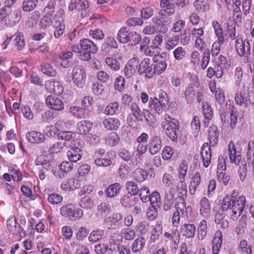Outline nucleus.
Instances as JSON below:
<instances>
[{"label": "nucleus", "mask_w": 254, "mask_h": 254, "mask_svg": "<svg viewBox=\"0 0 254 254\" xmlns=\"http://www.w3.org/2000/svg\"><path fill=\"white\" fill-rule=\"evenodd\" d=\"M120 201L122 205L125 207H131L135 203V197L129 193H127L123 195Z\"/></svg>", "instance_id": "48"}, {"label": "nucleus", "mask_w": 254, "mask_h": 254, "mask_svg": "<svg viewBox=\"0 0 254 254\" xmlns=\"http://www.w3.org/2000/svg\"><path fill=\"white\" fill-rule=\"evenodd\" d=\"M138 73L139 75L144 74L145 76L148 78L153 76L154 72L150 59L145 58L141 62L138 67Z\"/></svg>", "instance_id": "10"}, {"label": "nucleus", "mask_w": 254, "mask_h": 254, "mask_svg": "<svg viewBox=\"0 0 254 254\" xmlns=\"http://www.w3.org/2000/svg\"><path fill=\"white\" fill-rule=\"evenodd\" d=\"M194 5L197 10L200 11H204L209 9L208 0H196Z\"/></svg>", "instance_id": "60"}, {"label": "nucleus", "mask_w": 254, "mask_h": 254, "mask_svg": "<svg viewBox=\"0 0 254 254\" xmlns=\"http://www.w3.org/2000/svg\"><path fill=\"white\" fill-rule=\"evenodd\" d=\"M120 141V136L114 131L108 133L105 137L106 144L110 146H116L119 144Z\"/></svg>", "instance_id": "37"}, {"label": "nucleus", "mask_w": 254, "mask_h": 254, "mask_svg": "<svg viewBox=\"0 0 254 254\" xmlns=\"http://www.w3.org/2000/svg\"><path fill=\"white\" fill-rule=\"evenodd\" d=\"M188 168L187 161L185 160L182 161L180 164L178 170V177L180 180H185L188 172Z\"/></svg>", "instance_id": "57"}, {"label": "nucleus", "mask_w": 254, "mask_h": 254, "mask_svg": "<svg viewBox=\"0 0 254 254\" xmlns=\"http://www.w3.org/2000/svg\"><path fill=\"white\" fill-rule=\"evenodd\" d=\"M122 215L121 213H117L105 219V222L107 228L109 229H114L120 227Z\"/></svg>", "instance_id": "20"}, {"label": "nucleus", "mask_w": 254, "mask_h": 254, "mask_svg": "<svg viewBox=\"0 0 254 254\" xmlns=\"http://www.w3.org/2000/svg\"><path fill=\"white\" fill-rule=\"evenodd\" d=\"M181 233L187 239H191L194 237L196 228L194 225L189 223H185L181 226Z\"/></svg>", "instance_id": "24"}, {"label": "nucleus", "mask_w": 254, "mask_h": 254, "mask_svg": "<svg viewBox=\"0 0 254 254\" xmlns=\"http://www.w3.org/2000/svg\"><path fill=\"white\" fill-rule=\"evenodd\" d=\"M104 235V231L98 229L93 231L89 235L88 240L90 242L95 243L99 240Z\"/></svg>", "instance_id": "56"}, {"label": "nucleus", "mask_w": 254, "mask_h": 254, "mask_svg": "<svg viewBox=\"0 0 254 254\" xmlns=\"http://www.w3.org/2000/svg\"><path fill=\"white\" fill-rule=\"evenodd\" d=\"M82 151L78 147H72L67 152V156L71 162H76L82 156Z\"/></svg>", "instance_id": "32"}, {"label": "nucleus", "mask_w": 254, "mask_h": 254, "mask_svg": "<svg viewBox=\"0 0 254 254\" xmlns=\"http://www.w3.org/2000/svg\"><path fill=\"white\" fill-rule=\"evenodd\" d=\"M219 132L217 127L214 125H211L209 128L208 138L211 146H214L218 141Z\"/></svg>", "instance_id": "30"}, {"label": "nucleus", "mask_w": 254, "mask_h": 254, "mask_svg": "<svg viewBox=\"0 0 254 254\" xmlns=\"http://www.w3.org/2000/svg\"><path fill=\"white\" fill-rule=\"evenodd\" d=\"M179 123L169 115H164V120L162 122V127L167 135L173 141L176 142L179 135Z\"/></svg>", "instance_id": "1"}, {"label": "nucleus", "mask_w": 254, "mask_h": 254, "mask_svg": "<svg viewBox=\"0 0 254 254\" xmlns=\"http://www.w3.org/2000/svg\"><path fill=\"white\" fill-rule=\"evenodd\" d=\"M149 201L151 206L159 207L161 204L160 193L156 191H153L150 195Z\"/></svg>", "instance_id": "54"}, {"label": "nucleus", "mask_w": 254, "mask_h": 254, "mask_svg": "<svg viewBox=\"0 0 254 254\" xmlns=\"http://www.w3.org/2000/svg\"><path fill=\"white\" fill-rule=\"evenodd\" d=\"M81 52L80 54V59L83 61H89L92 59V55L98 51L97 45L91 40L83 38L79 41Z\"/></svg>", "instance_id": "2"}, {"label": "nucleus", "mask_w": 254, "mask_h": 254, "mask_svg": "<svg viewBox=\"0 0 254 254\" xmlns=\"http://www.w3.org/2000/svg\"><path fill=\"white\" fill-rule=\"evenodd\" d=\"M93 127L92 123L87 120L78 122L76 126L77 132L81 134H86Z\"/></svg>", "instance_id": "28"}, {"label": "nucleus", "mask_w": 254, "mask_h": 254, "mask_svg": "<svg viewBox=\"0 0 254 254\" xmlns=\"http://www.w3.org/2000/svg\"><path fill=\"white\" fill-rule=\"evenodd\" d=\"M173 56L177 61H181L187 56V52L182 47L179 46L176 48L173 51Z\"/></svg>", "instance_id": "55"}, {"label": "nucleus", "mask_w": 254, "mask_h": 254, "mask_svg": "<svg viewBox=\"0 0 254 254\" xmlns=\"http://www.w3.org/2000/svg\"><path fill=\"white\" fill-rule=\"evenodd\" d=\"M121 186L119 183H114L110 185L105 190L106 195L109 197L118 195L121 191Z\"/></svg>", "instance_id": "38"}, {"label": "nucleus", "mask_w": 254, "mask_h": 254, "mask_svg": "<svg viewBox=\"0 0 254 254\" xmlns=\"http://www.w3.org/2000/svg\"><path fill=\"white\" fill-rule=\"evenodd\" d=\"M239 178L241 182H244L247 176V165L245 161H242L238 170Z\"/></svg>", "instance_id": "61"}, {"label": "nucleus", "mask_w": 254, "mask_h": 254, "mask_svg": "<svg viewBox=\"0 0 254 254\" xmlns=\"http://www.w3.org/2000/svg\"><path fill=\"white\" fill-rule=\"evenodd\" d=\"M21 19V11L16 9L6 14L5 24L8 27H13L18 23Z\"/></svg>", "instance_id": "16"}, {"label": "nucleus", "mask_w": 254, "mask_h": 254, "mask_svg": "<svg viewBox=\"0 0 254 254\" xmlns=\"http://www.w3.org/2000/svg\"><path fill=\"white\" fill-rule=\"evenodd\" d=\"M229 157L232 163L236 165H239L241 163L242 148L239 143L236 144L233 141H231L228 147Z\"/></svg>", "instance_id": "6"}, {"label": "nucleus", "mask_w": 254, "mask_h": 254, "mask_svg": "<svg viewBox=\"0 0 254 254\" xmlns=\"http://www.w3.org/2000/svg\"><path fill=\"white\" fill-rule=\"evenodd\" d=\"M72 78L74 84L77 87L82 88L85 83L86 75L85 70L80 65H75L72 72Z\"/></svg>", "instance_id": "7"}, {"label": "nucleus", "mask_w": 254, "mask_h": 254, "mask_svg": "<svg viewBox=\"0 0 254 254\" xmlns=\"http://www.w3.org/2000/svg\"><path fill=\"white\" fill-rule=\"evenodd\" d=\"M94 104V99L92 97L87 96L84 97L81 100V105L82 108L85 109V112L89 114L90 112L89 108Z\"/></svg>", "instance_id": "51"}, {"label": "nucleus", "mask_w": 254, "mask_h": 254, "mask_svg": "<svg viewBox=\"0 0 254 254\" xmlns=\"http://www.w3.org/2000/svg\"><path fill=\"white\" fill-rule=\"evenodd\" d=\"M7 228L10 233L17 234L20 232V225H17L16 219L13 217L9 218L7 221Z\"/></svg>", "instance_id": "42"}, {"label": "nucleus", "mask_w": 254, "mask_h": 254, "mask_svg": "<svg viewBox=\"0 0 254 254\" xmlns=\"http://www.w3.org/2000/svg\"><path fill=\"white\" fill-rule=\"evenodd\" d=\"M200 181L201 177L199 173H195L192 176L189 185V192L191 195L195 194L197 188L200 183Z\"/></svg>", "instance_id": "35"}, {"label": "nucleus", "mask_w": 254, "mask_h": 254, "mask_svg": "<svg viewBox=\"0 0 254 254\" xmlns=\"http://www.w3.org/2000/svg\"><path fill=\"white\" fill-rule=\"evenodd\" d=\"M38 0H24L22 8L24 11L29 12L33 10L37 6Z\"/></svg>", "instance_id": "49"}, {"label": "nucleus", "mask_w": 254, "mask_h": 254, "mask_svg": "<svg viewBox=\"0 0 254 254\" xmlns=\"http://www.w3.org/2000/svg\"><path fill=\"white\" fill-rule=\"evenodd\" d=\"M79 206L83 209H91L94 206V201L88 197H84L80 200Z\"/></svg>", "instance_id": "50"}, {"label": "nucleus", "mask_w": 254, "mask_h": 254, "mask_svg": "<svg viewBox=\"0 0 254 254\" xmlns=\"http://www.w3.org/2000/svg\"><path fill=\"white\" fill-rule=\"evenodd\" d=\"M176 190L175 187L165 188L164 190L165 200L166 201L174 202Z\"/></svg>", "instance_id": "58"}, {"label": "nucleus", "mask_w": 254, "mask_h": 254, "mask_svg": "<svg viewBox=\"0 0 254 254\" xmlns=\"http://www.w3.org/2000/svg\"><path fill=\"white\" fill-rule=\"evenodd\" d=\"M137 59L133 58L129 60L124 68V74L126 78L131 77L135 73L138 65Z\"/></svg>", "instance_id": "18"}, {"label": "nucleus", "mask_w": 254, "mask_h": 254, "mask_svg": "<svg viewBox=\"0 0 254 254\" xmlns=\"http://www.w3.org/2000/svg\"><path fill=\"white\" fill-rule=\"evenodd\" d=\"M158 14L159 16H155L152 18V22L160 27V31L162 33H165L168 31V28L165 26V23L167 22V20L165 19V17L168 16L162 15L160 13V11H159Z\"/></svg>", "instance_id": "31"}, {"label": "nucleus", "mask_w": 254, "mask_h": 254, "mask_svg": "<svg viewBox=\"0 0 254 254\" xmlns=\"http://www.w3.org/2000/svg\"><path fill=\"white\" fill-rule=\"evenodd\" d=\"M45 102L49 108L56 111H62L64 109V104L63 101L53 95L48 96Z\"/></svg>", "instance_id": "12"}, {"label": "nucleus", "mask_w": 254, "mask_h": 254, "mask_svg": "<svg viewBox=\"0 0 254 254\" xmlns=\"http://www.w3.org/2000/svg\"><path fill=\"white\" fill-rule=\"evenodd\" d=\"M68 112L72 117L77 119H85L88 116L85 109L77 106L69 107Z\"/></svg>", "instance_id": "26"}, {"label": "nucleus", "mask_w": 254, "mask_h": 254, "mask_svg": "<svg viewBox=\"0 0 254 254\" xmlns=\"http://www.w3.org/2000/svg\"><path fill=\"white\" fill-rule=\"evenodd\" d=\"M148 176L147 173L142 169L137 168L133 173L134 179L138 182H142L145 181Z\"/></svg>", "instance_id": "47"}, {"label": "nucleus", "mask_w": 254, "mask_h": 254, "mask_svg": "<svg viewBox=\"0 0 254 254\" xmlns=\"http://www.w3.org/2000/svg\"><path fill=\"white\" fill-rule=\"evenodd\" d=\"M121 236L122 239L126 240H132L135 236V232L132 229L129 227H126L121 230Z\"/></svg>", "instance_id": "45"}, {"label": "nucleus", "mask_w": 254, "mask_h": 254, "mask_svg": "<svg viewBox=\"0 0 254 254\" xmlns=\"http://www.w3.org/2000/svg\"><path fill=\"white\" fill-rule=\"evenodd\" d=\"M104 128L108 130H116L121 126L120 121L116 118H108L102 122Z\"/></svg>", "instance_id": "23"}, {"label": "nucleus", "mask_w": 254, "mask_h": 254, "mask_svg": "<svg viewBox=\"0 0 254 254\" xmlns=\"http://www.w3.org/2000/svg\"><path fill=\"white\" fill-rule=\"evenodd\" d=\"M146 244L145 239L143 237L137 238L133 242L131 251L134 254H138L144 248Z\"/></svg>", "instance_id": "34"}, {"label": "nucleus", "mask_w": 254, "mask_h": 254, "mask_svg": "<svg viewBox=\"0 0 254 254\" xmlns=\"http://www.w3.org/2000/svg\"><path fill=\"white\" fill-rule=\"evenodd\" d=\"M201 156L203 162V166L208 167L211 162V153L210 147L208 143H204L201 147Z\"/></svg>", "instance_id": "21"}, {"label": "nucleus", "mask_w": 254, "mask_h": 254, "mask_svg": "<svg viewBox=\"0 0 254 254\" xmlns=\"http://www.w3.org/2000/svg\"><path fill=\"white\" fill-rule=\"evenodd\" d=\"M239 250L242 254H252V247L248 245L247 241L245 240L241 241Z\"/></svg>", "instance_id": "64"}, {"label": "nucleus", "mask_w": 254, "mask_h": 254, "mask_svg": "<svg viewBox=\"0 0 254 254\" xmlns=\"http://www.w3.org/2000/svg\"><path fill=\"white\" fill-rule=\"evenodd\" d=\"M59 170L53 171V175L57 178H64L68 173L73 169V164L70 161H63L59 166Z\"/></svg>", "instance_id": "11"}, {"label": "nucleus", "mask_w": 254, "mask_h": 254, "mask_svg": "<svg viewBox=\"0 0 254 254\" xmlns=\"http://www.w3.org/2000/svg\"><path fill=\"white\" fill-rule=\"evenodd\" d=\"M61 121L57 122L55 126H47L45 127L44 132L45 134L49 137H53L58 136V134L60 133V129Z\"/></svg>", "instance_id": "33"}, {"label": "nucleus", "mask_w": 254, "mask_h": 254, "mask_svg": "<svg viewBox=\"0 0 254 254\" xmlns=\"http://www.w3.org/2000/svg\"><path fill=\"white\" fill-rule=\"evenodd\" d=\"M119 104L117 102H113L109 104L105 108L104 113L106 115L113 116L118 112Z\"/></svg>", "instance_id": "43"}, {"label": "nucleus", "mask_w": 254, "mask_h": 254, "mask_svg": "<svg viewBox=\"0 0 254 254\" xmlns=\"http://www.w3.org/2000/svg\"><path fill=\"white\" fill-rule=\"evenodd\" d=\"M15 46L17 50H22L25 46L23 34L21 32L15 34Z\"/></svg>", "instance_id": "52"}, {"label": "nucleus", "mask_w": 254, "mask_h": 254, "mask_svg": "<svg viewBox=\"0 0 254 254\" xmlns=\"http://www.w3.org/2000/svg\"><path fill=\"white\" fill-rule=\"evenodd\" d=\"M28 141L31 143H41L45 140L44 134L40 132L32 130L27 133L26 135Z\"/></svg>", "instance_id": "22"}, {"label": "nucleus", "mask_w": 254, "mask_h": 254, "mask_svg": "<svg viewBox=\"0 0 254 254\" xmlns=\"http://www.w3.org/2000/svg\"><path fill=\"white\" fill-rule=\"evenodd\" d=\"M174 0H160V6L163 9L160 10V13L163 16H172L175 13Z\"/></svg>", "instance_id": "13"}, {"label": "nucleus", "mask_w": 254, "mask_h": 254, "mask_svg": "<svg viewBox=\"0 0 254 254\" xmlns=\"http://www.w3.org/2000/svg\"><path fill=\"white\" fill-rule=\"evenodd\" d=\"M235 48L238 54L240 57L248 58L251 54V48L248 40H244L239 36L235 39Z\"/></svg>", "instance_id": "8"}, {"label": "nucleus", "mask_w": 254, "mask_h": 254, "mask_svg": "<svg viewBox=\"0 0 254 254\" xmlns=\"http://www.w3.org/2000/svg\"><path fill=\"white\" fill-rule=\"evenodd\" d=\"M125 83L126 81L125 78L121 75L118 76L115 78L114 81V87L115 90L120 92L123 91L125 88Z\"/></svg>", "instance_id": "62"}, {"label": "nucleus", "mask_w": 254, "mask_h": 254, "mask_svg": "<svg viewBox=\"0 0 254 254\" xmlns=\"http://www.w3.org/2000/svg\"><path fill=\"white\" fill-rule=\"evenodd\" d=\"M64 15V11L62 8H59L56 14L53 16L45 14L41 19L39 25L41 29H45L48 27L53 26H56L57 22H58L62 16Z\"/></svg>", "instance_id": "5"}, {"label": "nucleus", "mask_w": 254, "mask_h": 254, "mask_svg": "<svg viewBox=\"0 0 254 254\" xmlns=\"http://www.w3.org/2000/svg\"><path fill=\"white\" fill-rule=\"evenodd\" d=\"M222 233L220 231H218L215 234L212 241L213 254H218L219 250L222 246Z\"/></svg>", "instance_id": "29"}, {"label": "nucleus", "mask_w": 254, "mask_h": 254, "mask_svg": "<svg viewBox=\"0 0 254 254\" xmlns=\"http://www.w3.org/2000/svg\"><path fill=\"white\" fill-rule=\"evenodd\" d=\"M64 16H62L58 22H57V25L54 26L55 30L54 31V37L56 39H60L63 35L65 30V24L64 22Z\"/></svg>", "instance_id": "36"}, {"label": "nucleus", "mask_w": 254, "mask_h": 254, "mask_svg": "<svg viewBox=\"0 0 254 254\" xmlns=\"http://www.w3.org/2000/svg\"><path fill=\"white\" fill-rule=\"evenodd\" d=\"M118 48V44L115 39L111 36L107 37L101 46V50L105 53L110 52L113 49Z\"/></svg>", "instance_id": "27"}, {"label": "nucleus", "mask_w": 254, "mask_h": 254, "mask_svg": "<svg viewBox=\"0 0 254 254\" xmlns=\"http://www.w3.org/2000/svg\"><path fill=\"white\" fill-rule=\"evenodd\" d=\"M238 194V191L237 190H234L231 192V196L230 197H226L222 201V209L223 210H228V207L230 206V202L235 200L238 197L237 196Z\"/></svg>", "instance_id": "44"}, {"label": "nucleus", "mask_w": 254, "mask_h": 254, "mask_svg": "<svg viewBox=\"0 0 254 254\" xmlns=\"http://www.w3.org/2000/svg\"><path fill=\"white\" fill-rule=\"evenodd\" d=\"M97 78L102 83H108L112 81V78L109 74L102 70L97 72Z\"/></svg>", "instance_id": "59"}, {"label": "nucleus", "mask_w": 254, "mask_h": 254, "mask_svg": "<svg viewBox=\"0 0 254 254\" xmlns=\"http://www.w3.org/2000/svg\"><path fill=\"white\" fill-rule=\"evenodd\" d=\"M180 235L176 228L170 232H165L164 234V241L166 245H170L171 247L176 248L180 242Z\"/></svg>", "instance_id": "9"}, {"label": "nucleus", "mask_w": 254, "mask_h": 254, "mask_svg": "<svg viewBox=\"0 0 254 254\" xmlns=\"http://www.w3.org/2000/svg\"><path fill=\"white\" fill-rule=\"evenodd\" d=\"M130 109L131 111V114H130L127 117V121L130 126H132L131 124V115L132 114L135 118V119L138 121H141L143 120V111L142 112L138 106V105L132 102L130 105Z\"/></svg>", "instance_id": "25"}, {"label": "nucleus", "mask_w": 254, "mask_h": 254, "mask_svg": "<svg viewBox=\"0 0 254 254\" xmlns=\"http://www.w3.org/2000/svg\"><path fill=\"white\" fill-rule=\"evenodd\" d=\"M148 150L151 155H155L160 150L162 147V141L159 136L153 135L149 141Z\"/></svg>", "instance_id": "17"}, {"label": "nucleus", "mask_w": 254, "mask_h": 254, "mask_svg": "<svg viewBox=\"0 0 254 254\" xmlns=\"http://www.w3.org/2000/svg\"><path fill=\"white\" fill-rule=\"evenodd\" d=\"M149 103L151 111L158 115L162 114L167 108V105L159 101L158 98L157 97H154L153 99L151 98L149 100Z\"/></svg>", "instance_id": "19"}, {"label": "nucleus", "mask_w": 254, "mask_h": 254, "mask_svg": "<svg viewBox=\"0 0 254 254\" xmlns=\"http://www.w3.org/2000/svg\"><path fill=\"white\" fill-rule=\"evenodd\" d=\"M131 32L127 30L126 28H121L117 33V39L121 43H127L129 41Z\"/></svg>", "instance_id": "39"}, {"label": "nucleus", "mask_w": 254, "mask_h": 254, "mask_svg": "<svg viewBox=\"0 0 254 254\" xmlns=\"http://www.w3.org/2000/svg\"><path fill=\"white\" fill-rule=\"evenodd\" d=\"M162 183L165 188L175 187V180L173 176L169 173H165L162 179Z\"/></svg>", "instance_id": "53"}, {"label": "nucleus", "mask_w": 254, "mask_h": 254, "mask_svg": "<svg viewBox=\"0 0 254 254\" xmlns=\"http://www.w3.org/2000/svg\"><path fill=\"white\" fill-rule=\"evenodd\" d=\"M230 203L228 209L231 210V217L233 220H236L242 214L247 206L246 197L243 195H240L235 200L230 202Z\"/></svg>", "instance_id": "3"}, {"label": "nucleus", "mask_w": 254, "mask_h": 254, "mask_svg": "<svg viewBox=\"0 0 254 254\" xmlns=\"http://www.w3.org/2000/svg\"><path fill=\"white\" fill-rule=\"evenodd\" d=\"M179 39V36L177 35L170 38L166 43V49L168 50L173 49L178 44Z\"/></svg>", "instance_id": "63"}, {"label": "nucleus", "mask_w": 254, "mask_h": 254, "mask_svg": "<svg viewBox=\"0 0 254 254\" xmlns=\"http://www.w3.org/2000/svg\"><path fill=\"white\" fill-rule=\"evenodd\" d=\"M60 211L62 216L71 220H79L84 215L82 209L76 208L75 205L73 204L63 206L60 208Z\"/></svg>", "instance_id": "4"}, {"label": "nucleus", "mask_w": 254, "mask_h": 254, "mask_svg": "<svg viewBox=\"0 0 254 254\" xmlns=\"http://www.w3.org/2000/svg\"><path fill=\"white\" fill-rule=\"evenodd\" d=\"M163 233V227L161 224L157 223L152 231L150 237V241L154 243L158 240Z\"/></svg>", "instance_id": "40"}, {"label": "nucleus", "mask_w": 254, "mask_h": 254, "mask_svg": "<svg viewBox=\"0 0 254 254\" xmlns=\"http://www.w3.org/2000/svg\"><path fill=\"white\" fill-rule=\"evenodd\" d=\"M199 214L203 218H207L211 213V203L206 196H203L199 202Z\"/></svg>", "instance_id": "15"}, {"label": "nucleus", "mask_w": 254, "mask_h": 254, "mask_svg": "<svg viewBox=\"0 0 254 254\" xmlns=\"http://www.w3.org/2000/svg\"><path fill=\"white\" fill-rule=\"evenodd\" d=\"M89 6V3L87 0H81L80 1L77 10L81 11V15L82 17L89 15L90 13V10L88 9Z\"/></svg>", "instance_id": "46"}, {"label": "nucleus", "mask_w": 254, "mask_h": 254, "mask_svg": "<svg viewBox=\"0 0 254 254\" xmlns=\"http://www.w3.org/2000/svg\"><path fill=\"white\" fill-rule=\"evenodd\" d=\"M46 89L50 93L61 95L64 91V87L60 82L56 79H51L46 81L45 84Z\"/></svg>", "instance_id": "14"}, {"label": "nucleus", "mask_w": 254, "mask_h": 254, "mask_svg": "<svg viewBox=\"0 0 254 254\" xmlns=\"http://www.w3.org/2000/svg\"><path fill=\"white\" fill-rule=\"evenodd\" d=\"M197 232L199 238L203 240L207 233V222L205 219H202L198 224Z\"/></svg>", "instance_id": "41"}]
</instances>
